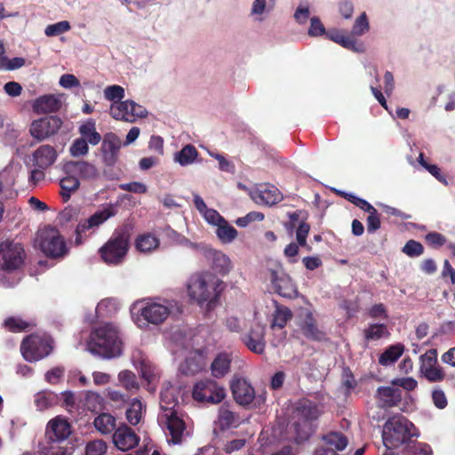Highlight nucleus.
<instances>
[{"instance_id":"nucleus-1","label":"nucleus","mask_w":455,"mask_h":455,"mask_svg":"<svg viewBox=\"0 0 455 455\" xmlns=\"http://www.w3.org/2000/svg\"><path fill=\"white\" fill-rule=\"evenodd\" d=\"M175 304L162 298H148L134 302L131 308L134 323L142 330L159 326L170 317Z\"/></svg>"},{"instance_id":"nucleus-2","label":"nucleus","mask_w":455,"mask_h":455,"mask_svg":"<svg viewBox=\"0 0 455 455\" xmlns=\"http://www.w3.org/2000/svg\"><path fill=\"white\" fill-rule=\"evenodd\" d=\"M87 350L104 358H113L122 354V341L117 327L105 323L95 327L87 341Z\"/></svg>"},{"instance_id":"nucleus-3","label":"nucleus","mask_w":455,"mask_h":455,"mask_svg":"<svg viewBox=\"0 0 455 455\" xmlns=\"http://www.w3.org/2000/svg\"><path fill=\"white\" fill-rule=\"evenodd\" d=\"M222 281L211 272H202L192 275L188 283L189 298L203 306L211 308L222 290Z\"/></svg>"},{"instance_id":"nucleus-4","label":"nucleus","mask_w":455,"mask_h":455,"mask_svg":"<svg viewBox=\"0 0 455 455\" xmlns=\"http://www.w3.org/2000/svg\"><path fill=\"white\" fill-rule=\"evenodd\" d=\"M416 435L411 422L402 415H395L388 419L383 427V443L387 449L397 448Z\"/></svg>"},{"instance_id":"nucleus-5","label":"nucleus","mask_w":455,"mask_h":455,"mask_svg":"<svg viewBox=\"0 0 455 455\" xmlns=\"http://www.w3.org/2000/svg\"><path fill=\"white\" fill-rule=\"evenodd\" d=\"M34 246L40 249L47 257L53 259L63 258L68 252L64 237L52 226H44L38 229L34 239Z\"/></svg>"},{"instance_id":"nucleus-6","label":"nucleus","mask_w":455,"mask_h":455,"mask_svg":"<svg viewBox=\"0 0 455 455\" xmlns=\"http://www.w3.org/2000/svg\"><path fill=\"white\" fill-rule=\"evenodd\" d=\"M196 208L207 223L216 227V235L223 243H231L237 237V230L216 210L208 208L204 201H195Z\"/></svg>"},{"instance_id":"nucleus-7","label":"nucleus","mask_w":455,"mask_h":455,"mask_svg":"<svg viewBox=\"0 0 455 455\" xmlns=\"http://www.w3.org/2000/svg\"><path fill=\"white\" fill-rule=\"evenodd\" d=\"M320 414L318 406L308 400H302L297 404L293 411V419L296 420L294 428L298 443L308 438L311 432L310 421L316 419Z\"/></svg>"},{"instance_id":"nucleus-8","label":"nucleus","mask_w":455,"mask_h":455,"mask_svg":"<svg viewBox=\"0 0 455 455\" xmlns=\"http://www.w3.org/2000/svg\"><path fill=\"white\" fill-rule=\"evenodd\" d=\"M57 156L55 148L51 145H42L36 149L29 156V162L34 167L30 171V181L36 184L43 180L45 177L44 171L55 163Z\"/></svg>"},{"instance_id":"nucleus-9","label":"nucleus","mask_w":455,"mask_h":455,"mask_svg":"<svg viewBox=\"0 0 455 455\" xmlns=\"http://www.w3.org/2000/svg\"><path fill=\"white\" fill-rule=\"evenodd\" d=\"M128 248V235L124 232H115L109 240L100 249V253L105 263L117 265L124 260Z\"/></svg>"},{"instance_id":"nucleus-10","label":"nucleus","mask_w":455,"mask_h":455,"mask_svg":"<svg viewBox=\"0 0 455 455\" xmlns=\"http://www.w3.org/2000/svg\"><path fill=\"white\" fill-rule=\"evenodd\" d=\"M52 339L47 336L31 335L23 339L20 352L28 362H36L52 351Z\"/></svg>"},{"instance_id":"nucleus-11","label":"nucleus","mask_w":455,"mask_h":455,"mask_svg":"<svg viewBox=\"0 0 455 455\" xmlns=\"http://www.w3.org/2000/svg\"><path fill=\"white\" fill-rule=\"evenodd\" d=\"M159 424L168 431V442L174 444L180 443L186 432L184 420L178 412L172 408H166L158 416Z\"/></svg>"},{"instance_id":"nucleus-12","label":"nucleus","mask_w":455,"mask_h":455,"mask_svg":"<svg viewBox=\"0 0 455 455\" xmlns=\"http://www.w3.org/2000/svg\"><path fill=\"white\" fill-rule=\"evenodd\" d=\"M225 388L212 379L198 381L193 388V398L196 401L217 404L226 398Z\"/></svg>"},{"instance_id":"nucleus-13","label":"nucleus","mask_w":455,"mask_h":455,"mask_svg":"<svg viewBox=\"0 0 455 455\" xmlns=\"http://www.w3.org/2000/svg\"><path fill=\"white\" fill-rule=\"evenodd\" d=\"M110 116L116 120L133 123L138 118L147 116V109L133 100L113 102L109 110Z\"/></svg>"},{"instance_id":"nucleus-14","label":"nucleus","mask_w":455,"mask_h":455,"mask_svg":"<svg viewBox=\"0 0 455 455\" xmlns=\"http://www.w3.org/2000/svg\"><path fill=\"white\" fill-rule=\"evenodd\" d=\"M2 257V268L4 270H15L19 268L24 259V249L20 243L5 241L0 244Z\"/></svg>"},{"instance_id":"nucleus-15","label":"nucleus","mask_w":455,"mask_h":455,"mask_svg":"<svg viewBox=\"0 0 455 455\" xmlns=\"http://www.w3.org/2000/svg\"><path fill=\"white\" fill-rule=\"evenodd\" d=\"M420 373L430 382H440L444 379V372L437 365V351L430 349L419 357Z\"/></svg>"},{"instance_id":"nucleus-16","label":"nucleus","mask_w":455,"mask_h":455,"mask_svg":"<svg viewBox=\"0 0 455 455\" xmlns=\"http://www.w3.org/2000/svg\"><path fill=\"white\" fill-rule=\"evenodd\" d=\"M298 325L302 334L308 339L321 341L325 339L324 331L319 329L313 312L308 308L300 309Z\"/></svg>"},{"instance_id":"nucleus-17","label":"nucleus","mask_w":455,"mask_h":455,"mask_svg":"<svg viewBox=\"0 0 455 455\" xmlns=\"http://www.w3.org/2000/svg\"><path fill=\"white\" fill-rule=\"evenodd\" d=\"M61 124V120L57 116L43 117L31 124L30 133L35 139L43 140L56 133Z\"/></svg>"},{"instance_id":"nucleus-18","label":"nucleus","mask_w":455,"mask_h":455,"mask_svg":"<svg viewBox=\"0 0 455 455\" xmlns=\"http://www.w3.org/2000/svg\"><path fill=\"white\" fill-rule=\"evenodd\" d=\"M116 210V205L108 204L103 210L95 212L89 220L84 223H80L76 230V235L75 243L81 244L84 241L83 235L90 228L97 227L103 223L111 216L115 215Z\"/></svg>"},{"instance_id":"nucleus-19","label":"nucleus","mask_w":455,"mask_h":455,"mask_svg":"<svg viewBox=\"0 0 455 455\" xmlns=\"http://www.w3.org/2000/svg\"><path fill=\"white\" fill-rule=\"evenodd\" d=\"M237 188L245 191L251 199H277L279 196L283 199L280 190L269 183L250 185L238 183Z\"/></svg>"},{"instance_id":"nucleus-20","label":"nucleus","mask_w":455,"mask_h":455,"mask_svg":"<svg viewBox=\"0 0 455 455\" xmlns=\"http://www.w3.org/2000/svg\"><path fill=\"white\" fill-rule=\"evenodd\" d=\"M243 343L246 347L258 355H261L265 351V327L259 323H255L242 337Z\"/></svg>"},{"instance_id":"nucleus-21","label":"nucleus","mask_w":455,"mask_h":455,"mask_svg":"<svg viewBox=\"0 0 455 455\" xmlns=\"http://www.w3.org/2000/svg\"><path fill=\"white\" fill-rule=\"evenodd\" d=\"M113 443L123 451L135 448L140 443V437L127 425H120L113 434Z\"/></svg>"},{"instance_id":"nucleus-22","label":"nucleus","mask_w":455,"mask_h":455,"mask_svg":"<svg viewBox=\"0 0 455 455\" xmlns=\"http://www.w3.org/2000/svg\"><path fill=\"white\" fill-rule=\"evenodd\" d=\"M230 388L235 402L241 405L251 403L255 397L254 388L251 383L241 377H235L230 383Z\"/></svg>"},{"instance_id":"nucleus-23","label":"nucleus","mask_w":455,"mask_h":455,"mask_svg":"<svg viewBox=\"0 0 455 455\" xmlns=\"http://www.w3.org/2000/svg\"><path fill=\"white\" fill-rule=\"evenodd\" d=\"M121 147L122 140L116 133L108 132L104 135L101 151L103 161L107 165L113 166L117 162Z\"/></svg>"},{"instance_id":"nucleus-24","label":"nucleus","mask_w":455,"mask_h":455,"mask_svg":"<svg viewBox=\"0 0 455 455\" xmlns=\"http://www.w3.org/2000/svg\"><path fill=\"white\" fill-rule=\"evenodd\" d=\"M271 282L275 291L284 298H294L297 296V288L291 278L283 272L272 271Z\"/></svg>"},{"instance_id":"nucleus-25","label":"nucleus","mask_w":455,"mask_h":455,"mask_svg":"<svg viewBox=\"0 0 455 455\" xmlns=\"http://www.w3.org/2000/svg\"><path fill=\"white\" fill-rule=\"evenodd\" d=\"M327 449H318L314 455H337L336 451H343L348 444L347 438L339 432H330L323 437Z\"/></svg>"},{"instance_id":"nucleus-26","label":"nucleus","mask_w":455,"mask_h":455,"mask_svg":"<svg viewBox=\"0 0 455 455\" xmlns=\"http://www.w3.org/2000/svg\"><path fill=\"white\" fill-rule=\"evenodd\" d=\"M71 433L68 422L60 417H57L47 425L46 434L52 441H61L69 436Z\"/></svg>"},{"instance_id":"nucleus-27","label":"nucleus","mask_w":455,"mask_h":455,"mask_svg":"<svg viewBox=\"0 0 455 455\" xmlns=\"http://www.w3.org/2000/svg\"><path fill=\"white\" fill-rule=\"evenodd\" d=\"M327 37L342 47L355 52H363L364 51L363 45L357 43L352 35H346L339 30H331L327 33Z\"/></svg>"},{"instance_id":"nucleus-28","label":"nucleus","mask_w":455,"mask_h":455,"mask_svg":"<svg viewBox=\"0 0 455 455\" xmlns=\"http://www.w3.org/2000/svg\"><path fill=\"white\" fill-rule=\"evenodd\" d=\"M65 170L67 173L85 180L93 179L98 174L96 167L87 162H70L66 164Z\"/></svg>"},{"instance_id":"nucleus-29","label":"nucleus","mask_w":455,"mask_h":455,"mask_svg":"<svg viewBox=\"0 0 455 455\" xmlns=\"http://www.w3.org/2000/svg\"><path fill=\"white\" fill-rule=\"evenodd\" d=\"M61 107L60 99L54 95H44L37 98L33 103V109L38 114L52 113Z\"/></svg>"},{"instance_id":"nucleus-30","label":"nucleus","mask_w":455,"mask_h":455,"mask_svg":"<svg viewBox=\"0 0 455 455\" xmlns=\"http://www.w3.org/2000/svg\"><path fill=\"white\" fill-rule=\"evenodd\" d=\"M377 393L379 402L385 407L395 406L402 399V391L396 386L380 387Z\"/></svg>"},{"instance_id":"nucleus-31","label":"nucleus","mask_w":455,"mask_h":455,"mask_svg":"<svg viewBox=\"0 0 455 455\" xmlns=\"http://www.w3.org/2000/svg\"><path fill=\"white\" fill-rule=\"evenodd\" d=\"M209 257L212 267L220 275H227L232 269V262L228 255L220 251H210Z\"/></svg>"},{"instance_id":"nucleus-32","label":"nucleus","mask_w":455,"mask_h":455,"mask_svg":"<svg viewBox=\"0 0 455 455\" xmlns=\"http://www.w3.org/2000/svg\"><path fill=\"white\" fill-rule=\"evenodd\" d=\"M231 356L228 353L219 354L211 364V371L214 378L224 377L230 370Z\"/></svg>"},{"instance_id":"nucleus-33","label":"nucleus","mask_w":455,"mask_h":455,"mask_svg":"<svg viewBox=\"0 0 455 455\" xmlns=\"http://www.w3.org/2000/svg\"><path fill=\"white\" fill-rule=\"evenodd\" d=\"M81 139H84L89 144L95 146L101 140L100 134L96 131V123L93 119H88L79 126Z\"/></svg>"},{"instance_id":"nucleus-34","label":"nucleus","mask_w":455,"mask_h":455,"mask_svg":"<svg viewBox=\"0 0 455 455\" xmlns=\"http://www.w3.org/2000/svg\"><path fill=\"white\" fill-rule=\"evenodd\" d=\"M58 401V395L49 390L40 391L34 396V403L36 409L41 411L52 408L57 404Z\"/></svg>"},{"instance_id":"nucleus-35","label":"nucleus","mask_w":455,"mask_h":455,"mask_svg":"<svg viewBox=\"0 0 455 455\" xmlns=\"http://www.w3.org/2000/svg\"><path fill=\"white\" fill-rule=\"evenodd\" d=\"M95 428L102 435L111 434L116 428V418L109 413H101L93 421Z\"/></svg>"},{"instance_id":"nucleus-36","label":"nucleus","mask_w":455,"mask_h":455,"mask_svg":"<svg viewBox=\"0 0 455 455\" xmlns=\"http://www.w3.org/2000/svg\"><path fill=\"white\" fill-rule=\"evenodd\" d=\"M218 422L222 429H227L239 426L240 419L236 414L229 411L227 407L222 406L219 411Z\"/></svg>"},{"instance_id":"nucleus-37","label":"nucleus","mask_w":455,"mask_h":455,"mask_svg":"<svg viewBox=\"0 0 455 455\" xmlns=\"http://www.w3.org/2000/svg\"><path fill=\"white\" fill-rule=\"evenodd\" d=\"M403 353V346L395 344L387 348L379 356V363L381 365L388 366L393 364Z\"/></svg>"},{"instance_id":"nucleus-38","label":"nucleus","mask_w":455,"mask_h":455,"mask_svg":"<svg viewBox=\"0 0 455 455\" xmlns=\"http://www.w3.org/2000/svg\"><path fill=\"white\" fill-rule=\"evenodd\" d=\"M198 156L196 148L193 145H186L180 151L174 156V161L181 166H187L194 163Z\"/></svg>"},{"instance_id":"nucleus-39","label":"nucleus","mask_w":455,"mask_h":455,"mask_svg":"<svg viewBox=\"0 0 455 455\" xmlns=\"http://www.w3.org/2000/svg\"><path fill=\"white\" fill-rule=\"evenodd\" d=\"M135 246L141 252H150L159 246V239L151 234L141 235L136 239Z\"/></svg>"},{"instance_id":"nucleus-40","label":"nucleus","mask_w":455,"mask_h":455,"mask_svg":"<svg viewBox=\"0 0 455 455\" xmlns=\"http://www.w3.org/2000/svg\"><path fill=\"white\" fill-rule=\"evenodd\" d=\"M388 331L383 323L370 324L364 331L363 335L366 341H376L388 336Z\"/></svg>"},{"instance_id":"nucleus-41","label":"nucleus","mask_w":455,"mask_h":455,"mask_svg":"<svg viewBox=\"0 0 455 455\" xmlns=\"http://www.w3.org/2000/svg\"><path fill=\"white\" fill-rule=\"evenodd\" d=\"M273 5L267 4V0H254L251 4L250 16L253 20L261 22L264 20V14L272 11Z\"/></svg>"},{"instance_id":"nucleus-42","label":"nucleus","mask_w":455,"mask_h":455,"mask_svg":"<svg viewBox=\"0 0 455 455\" xmlns=\"http://www.w3.org/2000/svg\"><path fill=\"white\" fill-rule=\"evenodd\" d=\"M68 174V176L62 178L60 181V193L64 198H69L71 192L76 190L80 185L77 177L74 174Z\"/></svg>"},{"instance_id":"nucleus-43","label":"nucleus","mask_w":455,"mask_h":455,"mask_svg":"<svg viewBox=\"0 0 455 455\" xmlns=\"http://www.w3.org/2000/svg\"><path fill=\"white\" fill-rule=\"evenodd\" d=\"M143 404L138 399H133L126 411V419L133 426L137 425L142 417Z\"/></svg>"},{"instance_id":"nucleus-44","label":"nucleus","mask_w":455,"mask_h":455,"mask_svg":"<svg viewBox=\"0 0 455 455\" xmlns=\"http://www.w3.org/2000/svg\"><path fill=\"white\" fill-rule=\"evenodd\" d=\"M291 317V311L288 307L277 306L273 315L272 328H283Z\"/></svg>"},{"instance_id":"nucleus-45","label":"nucleus","mask_w":455,"mask_h":455,"mask_svg":"<svg viewBox=\"0 0 455 455\" xmlns=\"http://www.w3.org/2000/svg\"><path fill=\"white\" fill-rule=\"evenodd\" d=\"M118 381L126 390L130 392L138 390L140 387L135 374L128 370L119 372Z\"/></svg>"},{"instance_id":"nucleus-46","label":"nucleus","mask_w":455,"mask_h":455,"mask_svg":"<svg viewBox=\"0 0 455 455\" xmlns=\"http://www.w3.org/2000/svg\"><path fill=\"white\" fill-rule=\"evenodd\" d=\"M119 301L114 298H107L98 303L96 312L99 315H108L117 311L119 308Z\"/></svg>"},{"instance_id":"nucleus-47","label":"nucleus","mask_w":455,"mask_h":455,"mask_svg":"<svg viewBox=\"0 0 455 455\" xmlns=\"http://www.w3.org/2000/svg\"><path fill=\"white\" fill-rule=\"evenodd\" d=\"M175 389L172 387H165L161 392L160 406L162 411L166 408L174 410L175 405L179 403L178 396L175 395Z\"/></svg>"},{"instance_id":"nucleus-48","label":"nucleus","mask_w":455,"mask_h":455,"mask_svg":"<svg viewBox=\"0 0 455 455\" xmlns=\"http://www.w3.org/2000/svg\"><path fill=\"white\" fill-rule=\"evenodd\" d=\"M104 399L97 392L87 391L84 397V405L92 411H99L103 408Z\"/></svg>"},{"instance_id":"nucleus-49","label":"nucleus","mask_w":455,"mask_h":455,"mask_svg":"<svg viewBox=\"0 0 455 455\" xmlns=\"http://www.w3.org/2000/svg\"><path fill=\"white\" fill-rule=\"evenodd\" d=\"M370 29V23L366 12H362L355 20L351 34L354 36H362Z\"/></svg>"},{"instance_id":"nucleus-50","label":"nucleus","mask_w":455,"mask_h":455,"mask_svg":"<svg viewBox=\"0 0 455 455\" xmlns=\"http://www.w3.org/2000/svg\"><path fill=\"white\" fill-rule=\"evenodd\" d=\"M70 28V23L67 20H62L48 25L44 29V34L47 36H57L69 31Z\"/></svg>"},{"instance_id":"nucleus-51","label":"nucleus","mask_w":455,"mask_h":455,"mask_svg":"<svg viewBox=\"0 0 455 455\" xmlns=\"http://www.w3.org/2000/svg\"><path fill=\"white\" fill-rule=\"evenodd\" d=\"M103 93L106 100L113 102L122 101L124 98V89L117 84L107 86Z\"/></svg>"},{"instance_id":"nucleus-52","label":"nucleus","mask_w":455,"mask_h":455,"mask_svg":"<svg viewBox=\"0 0 455 455\" xmlns=\"http://www.w3.org/2000/svg\"><path fill=\"white\" fill-rule=\"evenodd\" d=\"M108 445L103 440L89 442L85 447V455H104L107 452Z\"/></svg>"},{"instance_id":"nucleus-53","label":"nucleus","mask_w":455,"mask_h":455,"mask_svg":"<svg viewBox=\"0 0 455 455\" xmlns=\"http://www.w3.org/2000/svg\"><path fill=\"white\" fill-rule=\"evenodd\" d=\"M287 216L290 221L285 224V228L289 232H292L297 223L299 225V222H305L307 219V213L304 211L289 212Z\"/></svg>"},{"instance_id":"nucleus-54","label":"nucleus","mask_w":455,"mask_h":455,"mask_svg":"<svg viewBox=\"0 0 455 455\" xmlns=\"http://www.w3.org/2000/svg\"><path fill=\"white\" fill-rule=\"evenodd\" d=\"M88 144L89 142L85 141L84 139H76L69 148L71 156L75 157L85 156L89 151Z\"/></svg>"},{"instance_id":"nucleus-55","label":"nucleus","mask_w":455,"mask_h":455,"mask_svg":"<svg viewBox=\"0 0 455 455\" xmlns=\"http://www.w3.org/2000/svg\"><path fill=\"white\" fill-rule=\"evenodd\" d=\"M4 327L10 331H22L28 327V323L19 317H9L4 323Z\"/></svg>"},{"instance_id":"nucleus-56","label":"nucleus","mask_w":455,"mask_h":455,"mask_svg":"<svg viewBox=\"0 0 455 455\" xmlns=\"http://www.w3.org/2000/svg\"><path fill=\"white\" fill-rule=\"evenodd\" d=\"M308 35L312 37H317L323 35H327L326 29L320 20V19L316 16H314L310 19V26L308 28Z\"/></svg>"},{"instance_id":"nucleus-57","label":"nucleus","mask_w":455,"mask_h":455,"mask_svg":"<svg viewBox=\"0 0 455 455\" xmlns=\"http://www.w3.org/2000/svg\"><path fill=\"white\" fill-rule=\"evenodd\" d=\"M2 61L4 63H0V69L8 71L19 69L26 64L25 59L21 57H14L12 59L6 58V60H3Z\"/></svg>"},{"instance_id":"nucleus-58","label":"nucleus","mask_w":455,"mask_h":455,"mask_svg":"<svg viewBox=\"0 0 455 455\" xmlns=\"http://www.w3.org/2000/svg\"><path fill=\"white\" fill-rule=\"evenodd\" d=\"M422 244L415 240L408 241L403 248V252L409 257H418L423 253Z\"/></svg>"},{"instance_id":"nucleus-59","label":"nucleus","mask_w":455,"mask_h":455,"mask_svg":"<svg viewBox=\"0 0 455 455\" xmlns=\"http://www.w3.org/2000/svg\"><path fill=\"white\" fill-rule=\"evenodd\" d=\"M310 15L309 6L307 4L300 3L294 12V20L300 25L305 24Z\"/></svg>"},{"instance_id":"nucleus-60","label":"nucleus","mask_w":455,"mask_h":455,"mask_svg":"<svg viewBox=\"0 0 455 455\" xmlns=\"http://www.w3.org/2000/svg\"><path fill=\"white\" fill-rule=\"evenodd\" d=\"M264 219V214L259 212H249L247 215L238 218L235 220V224L238 227L244 228L248 226L251 222L253 221H260Z\"/></svg>"},{"instance_id":"nucleus-61","label":"nucleus","mask_w":455,"mask_h":455,"mask_svg":"<svg viewBox=\"0 0 455 455\" xmlns=\"http://www.w3.org/2000/svg\"><path fill=\"white\" fill-rule=\"evenodd\" d=\"M391 383L393 386L401 387L407 391H412L418 386L417 380L411 377L397 378L393 379Z\"/></svg>"},{"instance_id":"nucleus-62","label":"nucleus","mask_w":455,"mask_h":455,"mask_svg":"<svg viewBox=\"0 0 455 455\" xmlns=\"http://www.w3.org/2000/svg\"><path fill=\"white\" fill-rule=\"evenodd\" d=\"M432 402L435 406L440 410L444 409L448 404L446 395L440 388H435L432 391Z\"/></svg>"},{"instance_id":"nucleus-63","label":"nucleus","mask_w":455,"mask_h":455,"mask_svg":"<svg viewBox=\"0 0 455 455\" xmlns=\"http://www.w3.org/2000/svg\"><path fill=\"white\" fill-rule=\"evenodd\" d=\"M310 230V226L305 222H299V225L297 228L296 230V239L298 242V244L300 246H306L307 245V237L308 235Z\"/></svg>"},{"instance_id":"nucleus-64","label":"nucleus","mask_w":455,"mask_h":455,"mask_svg":"<svg viewBox=\"0 0 455 455\" xmlns=\"http://www.w3.org/2000/svg\"><path fill=\"white\" fill-rule=\"evenodd\" d=\"M106 395L110 401L116 403V405L119 407L124 406L129 400V397L127 395L121 393L117 390L111 389V388L107 390Z\"/></svg>"}]
</instances>
